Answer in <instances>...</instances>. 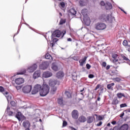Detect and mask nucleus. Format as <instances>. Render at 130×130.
I'll list each match as a JSON object with an SVG mask.
<instances>
[{
  "mask_svg": "<svg viewBox=\"0 0 130 130\" xmlns=\"http://www.w3.org/2000/svg\"><path fill=\"white\" fill-rule=\"evenodd\" d=\"M83 21L86 26H90V24H91V20L88 16H86L83 17Z\"/></svg>",
  "mask_w": 130,
  "mask_h": 130,
  "instance_id": "nucleus-7",
  "label": "nucleus"
},
{
  "mask_svg": "<svg viewBox=\"0 0 130 130\" xmlns=\"http://www.w3.org/2000/svg\"><path fill=\"white\" fill-rule=\"evenodd\" d=\"M105 7L106 10H111V9H112V4L109 2H107Z\"/></svg>",
  "mask_w": 130,
  "mask_h": 130,
  "instance_id": "nucleus-23",
  "label": "nucleus"
},
{
  "mask_svg": "<svg viewBox=\"0 0 130 130\" xmlns=\"http://www.w3.org/2000/svg\"><path fill=\"white\" fill-rule=\"evenodd\" d=\"M24 74H26V69H22L17 73V75H24Z\"/></svg>",
  "mask_w": 130,
  "mask_h": 130,
  "instance_id": "nucleus-35",
  "label": "nucleus"
},
{
  "mask_svg": "<svg viewBox=\"0 0 130 130\" xmlns=\"http://www.w3.org/2000/svg\"><path fill=\"white\" fill-rule=\"evenodd\" d=\"M100 5H101V6H102L103 7H104V6H105L106 4H105V3H104V2L102 1V2H101V3H100Z\"/></svg>",
  "mask_w": 130,
  "mask_h": 130,
  "instance_id": "nucleus-49",
  "label": "nucleus"
},
{
  "mask_svg": "<svg viewBox=\"0 0 130 130\" xmlns=\"http://www.w3.org/2000/svg\"><path fill=\"white\" fill-rule=\"evenodd\" d=\"M49 86L48 85L44 84L43 85V87L41 89L40 92V95L41 96H42L43 97H44V96H46L48 93H49Z\"/></svg>",
  "mask_w": 130,
  "mask_h": 130,
  "instance_id": "nucleus-1",
  "label": "nucleus"
},
{
  "mask_svg": "<svg viewBox=\"0 0 130 130\" xmlns=\"http://www.w3.org/2000/svg\"><path fill=\"white\" fill-rule=\"evenodd\" d=\"M119 9H120V10H121L122 11V12H123V13H124V14H126V12L125 11H124V10H123V9H121L120 7H119Z\"/></svg>",
  "mask_w": 130,
  "mask_h": 130,
  "instance_id": "nucleus-56",
  "label": "nucleus"
},
{
  "mask_svg": "<svg viewBox=\"0 0 130 130\" xmlns=\"http://www.w3.org/2000/svg\"><path fill=\"white\" fill-rule=\"evenodd\" d=\"M37 69V64L36 63H34L31 66H29L28 67L27 71L29 73H33L34 71H36V70Z\"/></svg>",
  "mask_w": 130,
  "mask_h": 130,
  "instance_id": "nucleus-6",
  "label": "nucleus"
},
{
  "mask_svg": "<svg viewBox=\"0 0 130 130\" xmlns=\"http://www.w3.org/2000/svg\"><path fill=\"white\" fill-rule=\"evenodd\" d=\"M106 62H103L102 63V66L103 67H104V68H105V67H106Z\"/></svg>",
  "mask_w": 130,
  "mask_h": 130,
  "instance_id": "nucleus-55",
  "label": "nucleus"
},
{
  "mask_svg": "<svg viewBox=\"0 0 130 130\" xmlns=\"http://www.w3.org/2000/svg\"><path fill=\"white\" fill-rule=\"evenodd\" d=\"M101 99L100 98V97L99 96V97L98 98V99H97V100H98V101H100Z\"/></svg>",
  "mask_w": 130,
  "mask_h": 130,
  "instance_id": "nucleus-61",
  "label": "nucleus"
},
{
  "mask_svg": "<svg viewBox=\"0 0 130 130\" xmlns=\"http://www.w3.org/2000/svg\"><path fill=\"white\" fill-rule=\"evenodd\" d=\"M87 57H84L83 59H80L79 62L81 67H83L84 64H86V61L87 60Z\"/></svg>",
  "mask_w": 130,
  "mask_h": 130,
  "instance_id": "nucleus-17",
  "label": "nucleus"
},
{
  "mask_svg": "<svg viewBox=\"0 0 130 130\" xmlns=\"http://www.w3.org/2000/svg\"><path fill=\"white\" fill-rule=\"evenodd\" d=\"M78 121L80 122H86L87 121V118L84 116H81L78 118Z\"/></svg>",
  "mask_w": 130,
  "mask_h": 130,
  "instance_id": "nucleus-24",
  "label": "nucleus"
},
{
  "mask_svg": "<svg viewBox=\"0 0 130 130\" xmlns=\"http://www.w3.org/2000/svg\"><path fill=\"white\" fill-rule=\"evenodd\" d=\"M53 45H54V44H53V43H51V44H50V46H51V47H53Z\"/></svg>",
  "mask_w": 130,
  "mask_h": 130,
  "instance_id": "nucleus-60",
  "label": "nucleus"
},
{
  "mask_svg": "<svg viewBox=\"0 0 130 130\" xmlns=\"http://www.w3.org/2000/svg\"><path fill=\"white\" fill-rule=\"evenodd\" d=\"M66 23V19H61L59 22L60 25H62Z\"/></svg>",
  "mask_w": 130,
  "mask_h": 130,
  "instance_id": "nucleus-42",
  "label": "nucleus"
},
{
  "mask_svg": "<svg viewBox=\"0 0 130 130\" xmlns=\"http://www.w3.org/2000/svg\"><path fill=\"white\" fill-rule=\"evenodd\" d=\"M5 96L6 97L7 101L9 102L11 99H12V96L9 95L8 94H4Z\"/></svg>",
  "mask_w": 130,
  "mask_h": 130,
  "instance_id": "nucleus-39",
  "label": "nucleus"
},
{
  "mask_svg": "<svg viewBox=\"0 0 130 130\" xmlns=\"http://www.w3.org/2000/svg\"><path fill=\"white\" fill-rule=\"evenodd\" d=\"M111 123H112V124H113V125L116 124V121H112L111 122Z\"/></svg>",
  "mask_w": 130,
  "mask_h": 130,
  "instance_id": "nucleus-59",
  "label": "nucleus"
},
{
  "mask_svg": "<svg viewBox=\"0 0 130 130\" xmlns=\"http://www.w3.org/2000/svg\"><path fill=\"white\" fill-rule=\"evenodd\" d=\"M69 13H71L72 15H73V16H75V15H76V14L77 13V11L75 9L72 8L70 10H69Z\"/></svg>",
  "mask_w": 130,
  "mask_h": 130,
  "instance_id": "nucleus-31",
  "label": "nucleus"
},
{
  "mask_svg": "<svg viewBox=\"0 0 130 130\" xmlns=\"http://www.w3.org/2000/svg\"><path fill=\"white\" fill-rule=\"evenodd\" d=\"M63 76H64V74H63V72L61 71H59L56 74V77L58 79H61V78H62Z\"/></svg>",
  "mask_w": 130,
  "mask_h": 130,
  "instance_id": "nucleus-25",
  "label": "nucleus"
},
{
  "mask_svg": "<svg viewBox=\"0 0 130 130\" xmlns=\"http://www.w3.org/2000/svg\"><path fill=\"white\" fill-rule=\"evenodd\" d=\"M0 92L3 93L4 95H8L9 94L8 91H5V88L3 86H0Z\"/></svg>",
  "mask_w": 130,
  "mask_h": 130,
  "instance_id": "nucleus-28",
  "label": "nucleus"
},
{
  "mask_svg": "<svg viewBox=\"0 0 130 130\" xmlns=\"http://www.w3.org/2000/svg\"><path fill=\"white\" fill-rule=\"evenodd\" d=\"M71 128L72 130H77L76 128H75L73 127H71Z\"/></svg>",
  "mask_w": 130,
  "mask_h": 130,
  "instance_id": "nucleus-62",
  "label": "nucleus"
},
{
  "mask_svg": "<svg viewBox=\"0 0 130 130\" xmlns=\"http://www.w3.org/2000/svg\"><path fill=\"white\" fill-rule=\"evenodd\" d=\"M59 7L60 8H64L66 7V4H64V2H61L59 5Z\"/></svg>",
  "mask_w": 130,
  "mask_h": 130,
  "instance_id": "nucleus-40",
  "label": "nucleus"
},
{
  "mask_svg": "<svg viewBox=\"0 0 130 130\" xmlns=\"http://www.w3.org/2000/svg\"><path fill=\"white\" fill-rule=\"evenodd\" d=\"M56 90H57V87L56 86L52 87L51 90V94H55V92H56Z\"/></svg>",
  "mask_w": 130,
  "mask_h": 130,
  "instance_id": "nucleus-33",
  "label": "nucleus"
},
{
  "mask_svg": "<svg viewBox=\"0 0 130 130\" xmlns=\"http://www.w3.org/2000/svg\"><path fill=\"white\" fill-rule=\"evenodd\" d=\"M102 119H103V117H102V116H99L98 117V120H102Z\"/></svg>",
  "mask_w": 130,
  "mask_h": 130,
  "instance_id": "nucleus-53",
  "label": "nucleus"
},
{
  "mask_svg": "<svg viewBox=\"0 0 130 130\" xmlns=\"http://www.w3.org/2000/svg\"><path fill=\"white\" fill-rule=\"evenodd\" d=\"M31 90H32V86L26 85L23 87L22 89V91L25 94H28V93H30L31 92Z\"/></svg>",
  "mask_w": 130,
  "mask_h": 130,
  "instance_id": "nucleus-5",
  "label": "nucleus"
},
{
  "mask_svg": "<svg viewBox=\"0 0 130 130\" xmlns=\"http://www.w3.org/2000/svg\"><path fill=\"white\" fill-rule=\"evenodd\" d=\"M124 115V113L123 112L121 114L120 117H123Z\"/></svg>",
  "mask_w": 130,
  "mask_h": 130,
  "instance_id": "nucleus-57",
  "label": "nucleus"
},
{
  "mask_svg": "<svg viewBox=\"0 0 130 130\" xmlns=\"http://www.w3.org/2000/svg\"><path fill=\"white\" fill-rule=\"evenodd\" d=\"M62 35V32H60L59 30H55L51 35V39L53 41V42H57V41L58 39L55 37H57L58 38H59L60 36Z\"/></svg>",
  "mask_w": 130,
  "mask_h": 130,
  "instance_id": "nucleus-2",
  "label": "nucleus"
},
{
  "mask_svg": "<svg viewBox=\"0 0 130 130\" xmlns=\"http://www.w3.org/2000/svg\"><path fill=\"white\" fill-rule=\"evenodd\" d=\"M127 129H128V125H127V124H124L122 125L120 128V130H127Z\"/></svg>",
  "mask_w": 130,
  "mask_h": 130,
  "instance_id": "nucleus-27",
  "label": "nucleus"
},
{
  "mask_svg": "<svg viewBox=\"0 0 130 130\" xmlns=\"http://www.w3.org/2000/svg\"><path fill=\"white\" fill-rule=\"evenodd\" d=\"M113 80L115 82H120V81H121V79L119 77H116V78H113Z\"/></svg>",
  "mask_w": 130,
  "mask_h": 130,
  "instance_id": "nucleus-41",
  "label": "nucleus"
},
{
  "mask_svg": "<svg viewBox=\"0 0 130 130\" xmlns=\"http://www.w3.org/2000/svg\"><path fill=\"white\" fill-rule=\"evenodd\" d=\"M78 3L80 7H85V6H87V5H88V3H89V2L88 0H78Z\"/></svg>",
  "mask_w": 130,
  "mask_h": 130,
  "instance_id": "nucleus-9",
  "label": "nucleus"
},
{
  "mask_svg": "<svg viewBox=\"0 0 130 130\" xmlns=\"http://www.w3.org/2000/svg\"><path fill=\"white\" fill-rule=\"evenodd\" d=\"M99 88H100V85L98 84L96 87H95V91L98 90V89H99Z\"/></svg>",
  "mask_w": 130,
  "mask_h": 130,
  "instance_id": "nucleus-51",
  "label": "nucleus"
},
{
  "mask_svg": "<svg viewBox=\"0 0 130 130\" xmlns=\"http://www.w3.org/2000/svg\"><path fill=\"white\" fill-rule=\"evenodd\" d=\"M21 88H22V86H16V88L17 89V90H20L21 89Z\"/></svg>",
  "mask_w": 130,
  "mask_h": 130,
  "instance_id": "nucleus-52",
  "label": "nucleus"
},
{
  "mask_svg": "<svg viewBox=\"0 0 130 130\" xmlns=\"http://www.w3.org/2000/svg\"><path fill=\"white\" fill-rule=\"evenodd\" d=\"M65 95L67 96L68 98H71L72 97V95H71V93L69 91H66L65 92Z\"/></svg>",
  "mask_w": 130,
  "mask_h": 130,
  "instance_id": "nucleus-38",
  "label": "nucleus"
},
{
  "mask_svg": "<svg viewBox=\"0 0 130 130\" xmlns=\"http://www.w3.org/2000/svg\"><path fill=\"white\" fill-rule=\"evenodd\" d=\"M45 58L46 59H50V58H52V57H51V55H50V54H49V53H47L45 55Z\"/></svg>",
  "mask_w": 130,
  "mask_h": 130,
  "instance_id": "nucleus-37",
  "label": "nucleus"
},
{
  "mask_svg": "<svg viewBox=\"0 0 130 130\" xmlns=\"http://www.w3.org/2000/svg\"><path fill=\"white\" fill-rule=\"evenodd\" d=\"M107 17V16L103 14L102 15V16H100V19L101 20H102V21H105V22H106V17Z\"/></svg>",
  "mask_w": 130,
  "mask_h": 130,
  "instance_id": "nucleus-34",
  "label": "nucleus"
},
{
  "mask_svg": "<svg viewBox=\"0 0 130 130\" xmlns=\"http://www.w3.org/2000/svg\"><path fill=\"white\" fill-rule=\"evenodd\" d=\"M81 13L83 16V18L86 17V16H88V15L87 14H88V12H87V9H83L81 11Z\"/></svg>",
  "mask_w": 130,
  "mask_h": 130,
  "instance_id": "nucleus-30",
  "label": "nucleus"
},
{
  "mask_svg": "<svg viewBox=\"0 0 130 130\" xmlns=\"http://www.w3.org/2000/svg\"><path fill=\"white\" fill-rule=\"evenodd\" d=\"M72 115L73 118H74V119H77L79 117V112H78V110H74L72 112Z\"/></svg>",
  "mask_w": 130,
  "mask_h": 130,
  "instance_id": "nucleus-10",
  "label": "nucleus"
},
{
  "mask_svg": "<svg viewBox=\"0 0 130 130\" xmlns=\"http://www.w3.org/2000/svg\"><path fill=\"white\" fill-rule=\"evenodd\" d=\"M86 68L87 69V70H90V69H91V65H90L88 63L86 64Z\"/></svg>",
  "mask_w": 130,
  "mask_h": 130,
  "instance_id": "nucleus-47",
  "label": "nucleus"
},
{
  "mask_svg": "<svg viewBox=\"0 0 130 130\" xmlns=\"http://www.w3.org/2000/svg\"><path fill=\"white\" fill-rule=\"evenodd\" d=\"M97 126H100L101 125H102V121H100L99 123H98L96 124Z\"/></svg>",
  "mask_w": 130,
  "mask_h": 130,
  "instance_id": "nucleus-50",
  "label": "nucleus"
},
{
  "mask_svg": "<svg viewBox=\"0 0 130 130\" xmlns=\"http://www.w3.org/2000/svg\"><path fill=\"white\" fill-rule=\"evenodd\" d=\"M112 57L113 58V62H118V55L116 54H112Z\"/></svg>",
  "mask_w": 130,
  "mask_h": 130,
  "instance_id": "nucleus-22",
  "label": "nucleus"
},
{
  "mask_svg": "<svg viewBox=\"0 0 130 130\" xmlns=\"http://www.w3.org/2000/svg\"><path fill=\"white\" fill-rule=\"evenodd\" d=\"M88 78H89V79H93V78H94V75H93V74H89L88 75Z\"/></svg>",
  "mask_w": 130,
  "mask_h": 130,
  "instance_id": "nucleus-48",
  "label": "nucleus"
},
{
  "mask_svg": "<svg viewBox=\"0 0 130 130\" xmlns=\"http://www.w3.org/2000/svg\"><path fill=\"white\" fill-rule=\"evenodd\" d=\"M15 117L17 118V119L20 121H21V119H25V116H23L22 114V113L21 112H18L16 116Z\"/></svg>",
  "mask_w": 130,
  "mask_h": 130,
  "instance_id": "nucleus-11",
  "label": "nucleus"
},
{
  "mask_svg": "<svg viewBox=\"0 0 130 130\" xmlns=\"http://www.w3.org/2000/svg\"><path fill=\"white\" fill-rule=\"evenodd\" d=\"M106 70H109L110 69V66L108 65L106 68Z\"/></svg>",
  "mask_w": 130,
  "mask_h": 130,
  "instance_id": "nucleus-58",
  "label": "nucleus"
},
{
  "mask_svg": "<svg viewBox=\"0 0 130 130\" xmlns=\"http://www.w3.org/2000/svg\"><path fill=\"white\" fill-rule=\"evenodd\" d=\"M52 76V73L50 71L45 72L43 74V78H50Z\"/></svg>",
  "mask_w": 130,
  "mask_h": 130,
  "instance_id": "nucleus-15",
  "label": "nucleus"
},
{
  "mask_svg": "<svg viewBox=\"0 0 130 130\" xmlns=\"http://www.w3.org/2000/svg\"><path fill=\"white\" fill-rule=\"evenodd\" d=\"M10 104H11V105H12V106H16V103L14 101L11 102Z\"/></svg>",
  "mask_w": 130,
  "mask_h": 130,
  "instance_id": "nucleus-46",
  "label": "nucleus"
},
{
  "mask_svg": "<svg viewBox=\"0 0 130 130\" xmlns=\"http://www.w3.org/2000/svg\"><path fill=\"white\" fill-rule=\"evenodd\" d=\"M119 102V101L117 99V98H115L112 101L111 104H112V105H117V104H118Z\"/></svg>",
  "mask_w": 130,
  "mask_h": 130,
  "instance_id": "nucleus-26",
  "label": "nucleus"
},
{
  "mask_svg": "<svg viewBox=\"0 0 130 130\" xmlns=\"http://www.w3.org/2000/svg\"><path fill=\"white\" fill-rule=\"evenodd\" d=\"M22 125L25 128L27 127H30V126H31V124H30V122H29V121L25 120L23 122Z\"/></svg>",
  "mask_w": 130,
  "mask_h": 130,
  "instance_id": "nucleus-19",
  "label": "nucleus"
},
{
  "mask_svg": "<svg viewBox=\"0 0 130 130\" xmlns=\"http://www.w3.org/2000/svg\"><path fill=\"white\" fill-rule=\"evenodd\" d=\"M126 106H127V105H126V104L124 103V104H121L120 105V108H123V107H126Z\"/></svg>",
  "mask_w": 130,
  "mask_h": 130,
  "instance_id": "nucleus-43",
  "label": "nucleus"
},
{
  "mask_svg": "<svg viewBox=\"0 0 130 130\" xmlns=\"http://www.w3.org/2000/svg\"><path fill=\"white\" fill-rule=\"evenodd\" d=\"M25 130H30V127L25 128Z\"/></svg>",
  "mask_w": 130,
  "mask_h": 130,
  "instance_id": "nucleus-64",
  "label": "nucleus"
},
{
  "mask_svg": "<svg viewBox=\"0 0 130 130\" xmlns=\"http://www.w3.org/2000/svg\"><path fill=\"white\" fill-rule=\"evenodd\" d=\"M114 20V17H112L111 15H107L106 17V22L107 23H112Z\"/></svg>",
  "mask_w": 130,
  "mask_h": 130,
  "instance_id": "nucleus-12",
  "label": "nucleus"
},
{
  "mask_svg": "<svg viewBox=\"0 0 130 130\" xmlns=\"http://www.w3.org/2000/svg\"><path fill=\"white\" fill-rule=\"evenodd\" d=\"M68 125V122L66 121H63L62 123V127H64L65 126H67Z\"/></svg>",
  "mask_w": 130,
  "mask_h": 130,
  "instance_id": "nucleus-44",
  "label": "nucleus"
},
{
  "mask_svg": "<svg viewBox=\"0 0 130 130\" xmlns=\"http://www.w3.org/2000/svg\"><path fill=\"white\" fill-rule=\"evenodd\" d=\"M49 66V62L48 61H45L40 65V69H41V70H46V68H48Z\"/></svg>",
  "mask_w": 130,
  "mask_h": 130,
  "instance_id": "nucleus-8",
  "label": "nucleus"
},
{
  "mask_svg": "<svg viewBox=\"0 0 130 130\" xmlns=\"http://www.w3.org/2000/svg\"><path fill=\"white\" fill-rule=\"evenodd\" d=\"M41 74V72L40 70L36 71L33 75L34 79H37V78H39L40 77V75Z\"/></svg>",
  "mask_w": 130,
  "mask_h": 130,
  "instance_id": "nucleus-16",
  "label": "nucleus"
},
{
  "mask_svg": "<svg viewBox=\"0 0 130 130\" xmlns=\"http://www.w3.org/2000/svg\"><path fill=\"white\" fill-rule=\"evenodd\" d=\"M25 82V80L23 78H18L15 79V83L17 85H21Z\"/></svg>",
  "mask_w": 130,
  "mask_h": 130,
  "instance_id": "nucleus-13",
  "label": "nucleus"
},
{
  "mask_svg": "<svg viewBox=\"0 0 130 130\" xmlns=\"http://www.w3.org/2000/svg\"><path fill=\"white\" fill-rule=\"evenodd\" d=\"M67 40H68V41H70L71 42V41H72V39L71 38H68Z\"/></svg>",
  "mask_w": 130,
  "mask_h": 130,
  "instance_id": "nucleus-63",
  "label": "nucleus"
},
{
  "mask_svg": "<svg viewBox=\"0 0 130 130\" xmlns=\"http://www.w3.org/2000/svg\"><path fill=\"white\" fill-rule=\"evenodd\" d=\"M39 91H41V85L37 84L35 86L34 89L31 91V94L35 95V94H37Z\"/></svg>",
  "mask_w": 130,
  "mask_h": 130,
  "instance_id": "nucleus-4",
  "label": "nucleus"
},
{
  "mask_svg": "<svg viewBox=\"0 0 130 130\" xmlns=\"http://www.w3.org/2000/svg\"><path fill=\"white\" fill-rule=\"evenodd\" d=\"M94 28L99 31L105 30V29H106V24L105 23L98 22L94 25Z\"/></svg>",
  "mask_w": 130,
  "mask_h": 130,
  "instance_id": "nucleus-3",
  "label": "nucleus"
},
{
  "mask_svg": "<svg viewBox=\"0 0 130 130\" xmlns=\"http://www.w3.org/2000/svg\"><path fill=\"white\" fill-rule=\"evenodd\" d=\"M123 45H124V46H127V41L124 40L123 42Z\"/></svg>",
  "mask_w": 130,
  "mask_h": 130,
  "instance_id": "nucleus-45",
  "label": "nucleus"
},
{
  "mask_svg": "<svg viewBox=\"0 0 130 130\" xmlns=\"http://www.w3.org/2000/svg\"><path fill=\"white\" fill-rule=\"evenodd\" d=\"M5 112H6L9 116H13L14 115V113L13 111H11V108H10L9 106L7 107Z\"/></svg>",
  "mask_w": 130,
  "mask_h": 130,
  "instance_id": "nucleus-18",
  "label": "nucleus"
},
{
  "mask_svg": "<svg viewBox=\"0 0 130 130\" xmlns=\"http://www.w3.org/2000/svg\"><path fill=\"white\" fill-rule=\"evenodd\" d=\"M114 83L109 84L107 85V87L109 90H113V86H114Z\"/></svg>",
  "mask_w": 130,
  "mask_h": 130,
  "instance_id": "nucleus-29",
  "label": "nucleus"
},
{
  "mask_svg": "<svg viewBox=\"0 0 130 130\" xmlns=\"http://www.w3.org/2000/svg\"><path fill=\"white\" fill-rule=\"evenodd\" d=\"M51 68L53 71H54V72H57V71L59 70V68H58V66L56 63H52Z\"/></svg>",
  "mask_w": 130,
  "mask_h": 130,
  "instance_id": "nucleus-20",
  "label": "nucleus"
},
{
  "mask_svg": "<svg viewBox=\"0 0 130 130\" xmlns=\"http://www.w3.org/2000/svg\"><path fill=\"white\" fill-rule=\"evenodd\" d=\"M57 83H58L57 80H50L49 82V86H50V87H51V88L56 87Z\"/></svg>",
  "mask_w": 130,
  "mask_h": 130,
  "instance_id": "nucleus-14",
  "label": "nucleus"
},
{
  "mask_svg": "<svg viewBox=\"0 0 130 130\" xmlns=\"http://www.w3.org/2000/svg\"><path fill=\"white\" fill-rule=\"evenodd\" d=\"M117 96L118 97V98H119V99H121V98H122L123 97H125V95H124V93H118L117 94Z\"/></svg>",
  "mask_w": 130,
  "mask_h": 130,
  "instance_id": "nucleus-32",
  "label": "nucleus"
},
{
  "mask_svg": "<svg viewBox=\"0 0 130 130\" xmlns=\"http://www.w3.org/2000/svg\"><path fill=\"white\" fill-rule=\"evenodd\" d=\"M58 103L60 104V105L63 104V100H62V98L58 99Z\"/></svg>",
  "mask_w": 130,
  "mask_h": 130,
  "instance_id": "nucleus-36",
  "label": "nucleus"
},
{
  "mask_svg": "<svg viewBox=\"0 0 130 130\" xmlns=\"http://www.w3.org/2000/svg\"><path fill=\"white\" fill-rule=\"evenodd\" d=\"M94 119H95V117L94 116H88L87 117L86 121L87 123H92L93 121H94Z\"/></svg>",
  "mask_w": 130,
  "mask_h": 130,
  "instance_id": "nucleus-21",
  "label": "nucleus"
},
{
  "mask_svg": "<svg viewBox=\"0 0 130 130\" xmlns=\"http://www.w3.org/2000/svg\"><path fill=\"white\" fill-rule=\"evenodd\" d=\"M123 59H124V60H126V61H128V60H129L128 59V58H126V57H125V56H124V57H123Z\"/></svg>",
  "mask_w": 130,
  "mask_h": 130,
  "instance_id": "nucleus-54",
  "label": "nucleus"
}]
</instances>
